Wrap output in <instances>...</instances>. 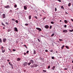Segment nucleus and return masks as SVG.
<instances>
[{"mask_svg": "<svg viewBox=\"0 0 73 73\" xmlns=\"http://www.w3.org/2000/svg\"><path fill=\"white\" fill-rule=\"evenodd\" d=\"M4 7L5 8H7V9H8L10 8V6L9 5H8L7 6H4Z\"/></svg>", "mask_w": 73, "mask_h": 73, "instance_id": "f257e3e1", "label": "nucleus"}, {"mask_svg": "<svg viewBox=\"0 0 73 73\" xmlns=\"http://www.w3.org/2000/svg\"><path fill=\"white\" fill-rule=\"evenodd\" d=\"M30 62L31 63V64H33L34 63V61H33V60H30Z\"/></svg>", "mask_w": 73, "mask_h": 73, "instance_id": "f03ea898", "label": "nucleus"}, {"mask_svg": "<svg viewBox=\"0 0 73 73\" xmlns=\"http://www.w3.org/2000/svg\"><path fill=\"white\" fill-rule=\"evenodd\" d=\"M2 16L3 17V19H4V18H5V14H3L2 15Z\"/></svg>", "mask_w": 73, "mask_h": 73, "instance_id": "7ed1b4c3", "label": "nucleus"}, {"mask_svg": "<svg viewBox=\"0 0 73 73\" xmlns=\"http://www.w3.org/2000/svg\"><path fill=\"white\" fill-rule=\"evenodd\" d=\"M36 29H37V30H38V31H42V30H41V29L37 27L36 28Z\"/></svg>", "mask_w": 73, "mask_h": 73, "instance_id": "20e7f679", "label": "nucleus"}, {"mask_svg": "<svg viewBox=\"0 0 73 73\" xmlns=\"http://www.w3.org/2000/svg\"><path fill=\"white\" fill-rule=\"evenodd\" d=\"M3 41L4 42H6V41H7V39H6V38H3Z\"/></svg>", "mask_w": 73, "mask_h": 73, "instance_id": "39448f33", "label": "nucleus"}, {"mask_svg": "<svg viewBox=\"0 0 73 73\" xmlns=\"http://www.w3.org/2000/svg\"><path fill=\"white\" fill-rule=\"evenodd\" d=\"M14 31H16V32H18V30L17 29L16 27H15L14 28Z\"/></svg>", "mask_w": 73, "mask_h": 73, "instance_id": "423d86ee", "label": "nucleus"}, {"mask_svg": "<svg viewBox=\"0 0 73 73\" xmlns=\"http://www.w3.org/2000/svg\"><path fill=\"white\" fill-rule=\"evenodd\" d=\"M44 27L46 29H48V28H49V26L46 25Z\"/></svg>", "mask_w": 73, "mask_h": 73, "instance_id": "0eeeda50", "label": "nucleus"}, {"mask_svg": "<svg viewBox=\"0 0 73 73\" xmlns=\"http://www.w3.org/2000/svg\"><path fill=\"white\" fill-rule=\"evenodd\" d=\"M24 8L25 10H27V7L26 6H24Z\"/></svg>", "mask_w": 73, "mask_h": 73, "instance_id": "6e6552de", "label": "nucleus"}, {"mask_svg": "<svg viewBox=\"0 0 73 73\" xmlns=\"http://www.w3.org/2000/svg\"><path fill=\"white\" fill-rule=\"evenodd\" d=\"M17 60V61H20L21 60V58H18Z\"/></svg>", "mask_w": 73, "mask_h": 73, "instance_id": "1a4fd4ad", "label": "nucleus"}, {"mask_svg": "<svg viewBox=\"0 0 73 73\" xmlns=\"http://www.w3.org/2000/svg\"><path fill=\"white\" fill-rule=\"evenodd\" d=\"M68 32V31L66 30H63V32L64 33H66Z\"/></svg>", "mask_w": 73, "mask_h": 73, "instance_id": "9d476101", "label": "nucleus"}, {"mask_svg": "<svg viewBox=\"0 0 73 73\" xmlns=\"http://www.w3.org/2000/svg\"><path fill=\"white\" fill-rule=\"evenodd\" d=\"M2 53H4V52H5V50L4 49V50H2Z\"/></svg>", "mask_w": 73, "mask_h": 73, "instance_id": "9b49d317", "label": "nucleus"}, {"mask_svg": "<svg viewBox=\"0 0 73 73\" xmlns=\"http://www.w3.org/2000/svg\"><path fill=\"white\" fill-rule=\"evenodd\" d=\"M64 21L65 23H66V24H67V23H68V21L67 20H65Z\"/></svg>", "mask_w": 73, "mask_h": 73, "instance_id": "f8f14e48", "label": "nucleus"}, {"mask_svg": "<svg viewBox=\"0 0 73 73\" xmlns=\"http://www.w3.org/2000/svg\"><path fill=\"white\" fill-rule=\"evenodd\" d=\"M54 69H55V66H54L52 67V70H54Z\"/></svg>", "mask_w": 73, "mask_h": 73, "instance_id": "ddd939ff", "label": "nucleus"}, {"mask_svg": "<svg viewBox=\"0 0 73 73\" xmlns=\"http://www.w3.org/2000/svg\"><path fill=\"white\" fill-rule=\"evenodd\" d=\"M34 50V52H33L34 54H35L36 53V51H35V50Z\"/></svg>", "mask_w": 73, "mask_h": 73, "instance_id": "4468645a", "label": "nucleus"}, {"mask_svg": "<svg viewBox=\"0 0 73 73\" xmlns=\"http://www.w3.org/2000/svg\"><path fill=\"white\" fill-rule=\"evenodd\" d=\"M29 19H31V15L29 16Z\"/></svg>", "mask_w": 73, "mask_h": 73, "instance_id": "2eb2a0df", "label": "nucleus"}, {"mask_svg": "<svg viewBox=\"0 0 73 73\" xmlns=\"http://www.w3.org/2000/svg\"><path fill=\"white\" fill-rule=\"evenodd\" d=\"M34 67H37V66H38L36 64H34Z\"/></svg>", "mask_w": 73, "mask_h": 73, "instance_id": "dca6fc26", "label": "nucleus"}, {"mask_svg": "<svg viewBox=\"0 0 73 73\" xmlns=\"http://www.w3.org/2000/svg\"><path fill=\"white\" fill-rule=\"evenodd\" d=\"M64 47H65V45H63V46H62V47H61V49H64Z\"/></svg>", "mask_w": 73, "mask_h": 73, "instance_id": "f3484780", "label": "nucleus"}, {"mask_svg": "<svg viewBox=\"0 0 73 73\" xmlns=\"http://www.w3.org/2000/svg\"><path fill=\"white\" fill-rule=\"evenodd\" d=\"M12 12H13V11H12V10H10V11H9L10 13H12Z\"/></svg>", "mask_w": 73, "mask_h": 73, "instance_id": "a211bd4d", "label": "nucleus"}, {"mask_svg": "<svg viewBox=\"0 0 73 73\" xmlns=\"http://www.w3.org/2000/svg\"><path fill=\"white\" fill-rule=\"evenodd\" d=\"M0 42L1 43H2V40H1V38H0Z\"/></svg>", "mask_w": 73, "mask_h": 73, "instance_id": "6ab92c4d", "label": "nucleus"}, {"mask_svg": "<svg viewBox=\"0 0 73 73\" xmlns=\"http://www.w3.org/2000/svg\"><path fill=\"white\" fill-rule=\"evenodd\" d=\"M3 49H4V47H3V46H2L1 47V49L2 50H3Z\"/></svg>", "mask_w": 73, "mask_h": 73, "instance_id": "aec40b11", "label": "nucleus"}, {"mask_svg": "<svg viewBox=\"0 0 73 73\" xmlns=\"http://www.w3.org/2000/svg\"><path fill=\"white\" fill-rule=\"evenodd\" d=\"M71 5V3H69L68 4V6L69 7H70V5Z\"/></svg>", "mask_w": 73, "mask_h": 73, "instance_id": "412c9836", "label": "nucleus"}, {"mask_svg": "<svg viewBox=\"0 0 73 73\" xmlns=\"http://www.w3.org/2000/svg\"><path fill=\"white\" fill-rule=\"evenodd\" d=\"M51 58H52V59H53V60L54 59V56L52 57Z\"/></svg>", "mask_w": 73, "mask_h": 73, "instance_id": "4be33fe9", "label": "nucleus"}, {"mask_svg": "<svg viewBox=\"0 0 73 73\" xmlns=\"http://www.w3.org/2000/svg\"><path fill=\"white\" fill-rule=\"evenodd\" d=\"M65 47L66 48H67V49H69V47H68V46H66Z\"/></svg>", "mask_w": 73, "mask_h": 73, "instance_id": "5701e85b", "label": "nucleus"}, {"mask_svg": "<svg viewBox=\"0 0 73 73\" xmlns=\"http://www.w3.org/2000/svg\"><path fill=\"white\" fill-rule=\"evenodd\" d=\"M51 23L52 24H54V22H53V21H52L51 22Z\"/></svg>", "mask_w": 73, "mask_h": 73, "instance_id": "b1692460", "label": "nucleus"}, {"mask_svg": "<svg viewBox=\"0 0 73 73\" xmlns=\"http://www.w3.org/2000/svg\"><path fill=\"white\" fill-rule=\"evenodd\" d=\"M2 25H3V26H5V25H4V23H3L2 22Z\"/></svg>", "mask_w": 73, "mask_h": 73, "instance_id": "393cba45", "label": "nucleus"}, {"mask_svg": "<svg viewBox=\"0 0 73 73\" xmlns=\"http://www.w3.org/2000/svg\"><path fill=\"white\" fill-rule=\"evenodd\" d=\"M31 64V62H29L28 63V65L29 66V65H30Z\"/></svg>", "mask_w": 73, "mask_h": 73, "instance_id": "a878e982", "label": "nucleus"}, {"mask_svg": "<svg viewBox=\"0 0 73 73\" xmlns=\"http://www.w3.org/2000/svg\"><path fill=\"white\" fill-rule=\"evenodd\" d=\"M50 66H48V69H50Z\"/></svg>", "mask_w": 73, "mask_h": 73, "instance_id": "bb28decb", "label": "nucleus"}, {"mask_svg": "<svg viewBox=\"0 0 73 73\" xmlns=\"http://www.w3.org/2000/svg\"><path fill=\"white\" fill-rule=\"evenodd\" d=\"M13 52H15V51H16V50L14 49H13Z\"/></svg>", "mask_w": 73, "mask_h": 73, "instance_id": "cd10ccee", "label": "nucleus"}, {"mask_svg": "<svg viewBox=\"0 0 73 73\" xmlns=\"http://www.w3.org/2000/svg\"><path fill=\"white\" fill-rule=\"evenodd\" d=\"M54 35V33H53V34H52L51 35L52 37H53V36Z\"/></svg>", "mask_w": 73, "mask_h": 73, "instance_id": "c85d7f7f", "label": "nucleus"}, {"mask_svg": "<svg viewBox=\"0 0 73 73\" xmlns=\"http://www.w3.org/2000/svg\"><path fill=\"white\" fill-rule=\"evenodd\" d=\"M17 7V5L16 4L15 5H14V7L15 8H16Z\"/></svg>", "mask_w": 73, "mask_h": 73, "instance_id": "c756f323", "label": "nucleus"}, {"mask_svg": "<svg viewBox=\"0 0 73 73\" xmlns=\"http://www.w3.org/2000/svg\"><path fill=\"white\" fill-rule=\"evenodd\" d=\"M11 20L12 21H15V19H12Z\"/></svg>", "mask_w": 73, "mask_h": 73, "instance_id": "7c9ffc66", "label": "nucleus"}, {"mask_svg": "<svg viewBox=\"0 0 73 73\" xmlns=\"http://www.w3.org/2000/svg\"><path fill=\"white\" fill-rule=\"evenodd\" d=\"M5 24H6L7 25H8V23L6 22Z\"/></svg>", "mask_w": 73, "mask_h": 73, "instance_id": "2f4dec72", "label": "nucleus"}, {"mask_svg": "<svg viewBox=\"0 0 73 73\" xmlns=\"http://www.w3.org/2000/svg\"><path fill=\"white\" fill-rule=\"evenodd\" d=\"M61 8H62V9H64V7H63V6H61Z\"/></svg>", "mask_w": 73, "mask_h": 73, "instance_id": "473e14b6", "label": "nucleus"}, {"mask_svg": "<svg viewBox=\"0 0 73 73\" xmlns=\"http://www.w3.org/2000/svg\"><path fill=\"white\" fill-rule=\"evenodd\" d=\"M15 22L16 23H17V24L18 23V21L17 20H16L15 21Z\"/></svg>", "mask_w": 73, "mask_h": 73, "instance_id": "72a5a7b5", "label": "nucleus"}, {"mask_svg": "<svg viewBox=\"0 0 73 73\" xmlns=\"http://www.w3.org/2000/svg\"><path fill=\"white\" fill-rule=\"evenodd\" d=\"M46 18V17H44L43 19V20H45V19Z\"/></svg>", "mask_w": 73, "mask_h": 73, "instance_id": "f704fd0d", "label": "nucleus"}, {"mask_svg": "<svg viewBox=\"0 0 73 73\" xmlns=\"http://www.w3.org/2000/svg\"><path fill=\"white\" fill-rule=\"evenodd\" d=\"M43 72H44V73H45L46 72V70H43Z\"/></svg>", "mask_w": 73, "mask_h": 73, "instance_id": "c9c22d12", "label": "nucleus"}, {"mask_svg": "<svg viewBox=\"0 0 73 73\" xmlns=\"http://www.w3.org/2000/svg\"><path fill=\"white\" fill-rule=\"evenodd\" d=\"M52 26H50V29H52Z\"/></svg>", "mask_w": 73, "mask_h": 73, "instance_id": "e433bc0d", "label": "nucleus"}, {"mask_svg": "<svg viewBox=\"0 0 73 73\" xmlns=\"http://www.w3.org/2000/svg\"><path fill=\"white\" fill-rule=\"evenodd\" d=\"M59 41H62V39H59Z\"/></svg>", "mask_w": 73, "mask_h": 73, "instance_id": "4c0bfd02", "label": "nucleus"}, {"mask_svg": "<svg viewBox=\"0 0 73 73\" xmlns=\"http://www.w3.org/2000/svg\"><path fill=\"white\" fill-rule=\"evenodd\" d=\"M25 25H26V26H27V25H28V24L26 23L25 24Z\"/></svg>", "mask_w": 73, "mask_h": 73, "instance_id": "58836bf2", "label": "nucleus"}, {"mask_svg": "<svg viewBox=\"0 0 73 73\" xmlns=\"http://www.w3.org/2000/svg\"><path fill=\"white\" fill-rule=\"evenodd\" d=\"M11 31V30L10 29H8V32H10Z\"/></svg>", "mask_w": 73, "mask_h": 73, "instance_id": "ea45409f", "label": "nucleus"}, {"mask_svg": "<svg viewBox=\"0 0 73 73\" xmlns=\"http://www.w3.org/2000/svg\"><path fill=\"white\" fill-rule=\"evenodd\" d=\"M28 53H29V51H27V52H26V53H27V54H28Z\"/></svg>", "mask_w": 73, "mask_h": 73, "instance_id": "a19ab883", "label": "nucleus"}, {"mask_svg": "<svg viewBox=\"0 0 73 73\" xmlns=\"http://www.w3.org/2000/svg\"><path fill=\"white\" fill-rule=\"evenodd\" d=\"M35 17V18L36 19H37V17H36V16H35V17Z\"/></svg>", "mask_w": 73, "mask_h": 73, "instance_id": "79ce46f5", "label": "nucleus"}, {"mask_svg": "<svg viewBox=\"0 0 73 73\" xmlns=\"http://www.w3.org/2000/svg\"><path fill=\"white\" fill-rule=\"evenodd\" d=\"M55 11H57V8H55Z\"/></svg>", "mask_w": 73, "mask_h": 73, "instance_id": "37998d69", "label": "nucleus"}, {"mask_svg": "<svg viewBox=\"0 0 73 73\" xmlns=\"http://www.w3.org/2000/svg\"><path fill=\"white\" fill-rule=\"evenodd\" d=\"M45 51L46 52H48V50H46Z\"/></svg>", "mask_w": 73, "mask_h": 73, "instance_id": "c03bdc74", "label": "nucleus"}, {"mask_svg": "<svg viewBox=\"0 0 73 73\" xmlns=\"http://www.w3.org/2000/svg\"><path fill=\"white\" fill-rule=\"evenodd\" d=\"M58 1H59V2H61V0H58Z\"/></svg>", "mask_w": 73, "mask_h": 73, "instance_id": "a18cd8bd", "label": "nucleus"}, {"mask_svg": "<svg viewBox=\"0 0 73 73\" xmlns=\"http://www.w3.org/2000/svg\"><path fill=\"white\" fill-rule=\"evenodd\" d=\"M70 32H73V30H70Z\"/></svg>", "mask_w": 73, "mask_h": 73, "instance_id": "49530a36", "label": "nucleus"}, {"mask_svg": "<svg viewBox=\"0 0 73 73\" xmlns=\"http://www.w3.org/2000/svg\"><path fill=\"white\" fill-rule=\"evenodd\" d=\"M64 27L65 28H66L67 27L66 25H64Z\"/></svg>", "mask_w": 73, "mask_h": 73, "instance_id": "de8ad7c7", "label": "nucleus"}, {"mask_svg": "<svg viewBox=\"0 0 73 73\" xmlns=\"http://www.w3.org/2000/svg\"><path fill=\"white\" fill-rule=\"evenodd\" d=\"M50 52H53V50H50Z\"/></svg>", "mask_w": 73, "mask_h": 73, "instance_id": "09e8293b", "label": "nucleus"}, {"mask_svg": "<svg viewBox=\"0 0 73 73\" xmlns=\"http://www.w3.org/2000/svg\"><path fill=\"white\" fill-rule=\"evenodd\" d=\"M68 69L67 68H65L64 69V70H68Z\"/></svg>", "mask_w": 73, "mask_h": 73, "instance_id": "8fccbe9b", "label": "nucleus"}, {"mask_svg": "<svg viewBox=\"0 0 73 73\" xmlns=\"http://www.w3.org/2000/svg\"><path fill=\"white\" fill-rule=\"evenodd\" d=\"M10 65H11V66H12V64H10Z\"/></svg>", "mask_w": 73, "mask_h": 73, "instance_id": "3c124183", "label": "nucleus"}, {"mask_svg": "<svg viewBox=\"0 0 73 73\" xmlns=\"http://www.w3.org/2000/svg\"><path fill=\"white\" fill-rule=\"evenodd\" d=\"M24 55H26V53H24Z\"/></svg>", "mask_w": 73, "mask_h": 73, "instance_id": "603ef678", "label": "nucleus"}, {"mask_svg": "<svg viewBox=\"0 0 73 73\" xmlns=\"http://www.w3.org/2000/svg\"><path fill=\"white\" fill-rule=\"evenodd\" d=\"M9 52H12V50H10Z\"/></svg>", "mask_w": 73, "mask_h": 73, "instance_id": "864d4df0", "label": "nucleus"}, {"mask_svg": "<svg viewBox=\"0 0 73 73\" xmlns=\"http://www.w3.org/2000/svg\"><path fill=\"white\" fill-rule=\"evenodd\" d=\"M8 49H9V50H11V49H10V48H8Z\"/></svg>", "mask_w": 73, "mask_h": 73, "instance_id": "5fc2aeb1", "label": "nucleus"}, {"mask_svg": "<svg viewBox=\"0 0 73 73\" xmlns=\"http://www.w3.org/2000/svg\"><path fill=\"white\" fill-rule=\"evenodd\" d=\"M38 41H39V42H40V40H39L38 39Z\"/></svg>", "mask_w": 73, "mask_h": 73, "instance_id": "6e6d98bb", "label": "nucleus"}, {"mask_svg": "<svg viewBox=\"0 0 73 73\" xmlns=\"http://www.w3.org/2000/svg\"><path fill=\"white\" fill-rule=\"evenodd\" d=\"M60 22H62V21L61 20H60Z\"/></svg>", "mask_w": 73, "mask_h": 73, "instance_id": "4d7b16f0", "label": "nucleus"}, {"mask_svg": "<svg viewBox=\"0 0 73 73\" xmlns=\"http://www.w3.org/2000/svg\"><path fill=\"white\" fill-rule=\"evenodd\" d=\"M3 29H5V27H3Z\"/></svg>", "mask_w": 73, "mask_h": 73, "instance_id": "13d9d810", "label": "nucleus"}, {"mask_svg": "<svg viewBox=\"0 0 73 73\" xmlns=\"http://www.w3.org/2000/svg\"><path fill=\"white\" fill-rule=\"evenodd\" d=\"M24 45V46L25 47H26V45Z\"/></svg>", "mask_w": 73, "mask_h": 73, "instance_id": "bf43d9fd", "label": "nucleus"}, {"mask_svg": "<svg viewBox=\"0 0 73 73\" xmlns=\"http://www.w3.org/2000/svg\"><path fill=\"white\" fill-rule=\"evenodd\" d=\"M4 67V66H2V68H3Z\"/></svg>", "mask_w": 73, "mask_h": 73, "instance_id": "052dcab7", "label": "nucleus"}, {"mask_svg": "<svg viewBox=\"0 0 73 73\" xmlns=\"http://www.w3.org/2000/svg\"><path fill=\"white\" fill-rule=\"evenodd\" d=\"M7 61H8V62H9V60H7Z\"/></svg>", "mask_w": 73, "mask_h": 73, "instance_id": "680f3d73", "label": "nucleus"}, {"mask_svg": "<svg viewBox=\"0 0 73 73\" xmlns=\"http://www.w3.org/2000/svg\"><path fill=\"white\" fill-rule=\"evenodd\" d=\"M24 72H26V70H24Z\"/></svg>", "mask_w": 73, "mask_h": 73, "instance_id": "e2e57ef3", "label": "nucleus"}, {"mask_svg": "<svg viewBox=\"0 0 73 73\" xmlns=\"http://www.w3.org/2000/svg\"><path fill=\"white\" fill-rule=\"evenodd\" d=\"M18 9H19V8H17V10H18Z\"/></svg>", "mask_w": 73, "mask_h": 73, "instance_id": "0e129e2a", "label": "nucleus"}, {"mask_svg": "<svg viewBox=\"0 0 73 73\" xmlns=\"http://www.w3.org/2000/svg\"><path fill=\"white\" fill-rule=\"evenodd\" d=\"M9 64L10 65V64H11V62H9Z\"/></svg>", "mask_w": 73, "mask_h": 73, "instance_id": "69168bd1", "label": "nucleus"}, {"mask_svg": "<svg viewBox=\"0 0 73 73\" xmlns=\"http://www.w3.org/2000/svg\"><path fill=\"white\" fill-rule=\"evenodd\" d=\"M26 65H28V64L27 63L26 64Z\"/></svg>", "mask_w": 73, "mask_h": 73, "instance_id": "338daca9", "label": "nucleus"}, {"mask_svg": "<svg viewBox=\"0 0 73 73\" xmlns=\"http://www.w3.org/2000/svg\"><path fill=\"white\" fill-rule=\"evenodd\" d=\"M25 48H27V46L25 47Z\"/></svg>", "mask_w": 73, "mask_h": 73, "instance_id": "774afa93", "label": "nucleus"}]
</instances>
